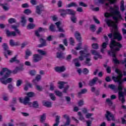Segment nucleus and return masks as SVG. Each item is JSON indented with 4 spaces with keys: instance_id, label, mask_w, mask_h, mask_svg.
Instances as JSON below:
<instances>
[{
    "instance_id": "de8ad7c7",
    "label": "nucleus",
    "mask_w": 126,
    "mask_h": 126,
    "mask_svg": "<svg viewBox=\"0 0 126 126\" xmlns=\"http://www.w3.org/2000/svg\"><path fill=\"white\" fill-rule=\"evenodd\" d=\"M70 44L71 46H74V39H73V38L72 37H70L69 39Z\"/></svg>"
},
{
    "instance_id": "c756f323",
    "label": "nucleus",
    "mask_w": 126,
    "mask_h": 126,
    "mask_svg": "<svg viewBox=\"0 0 126 126\" xmlns=\"http://www.w3.org/2000/svg\"><path fill=\"white\" fill-rule=\"evenodd\" d=\"M90 61H91V59L88 58V57L86 58L85 63L87 64L88 66H91L92 65V63H90Z\"/></svg>"
},
{
    "instance_id": "cd10ccee",
    "label": "nucleus",
    "mask_w": 126,
    "mask_h": 126,
    "mask_svg": "<svg viewBox=\"0 0 126 126\" xmlns=\"http://www.w3.org/2000/svg\"><path fill=\"white\" fill-rule=\"evenodd\" d=\"M57 59H64V56H63V53L62 52H57Z\"/></svg>"
},
{
    "instance_id": "5701e85b",
    "label": "nucleus",
    "mask_w": 126,
    "mask_h": 126,
    "mask_svg": "<svg viewBox=\"0 0 126 126\" xmlns=\"http://www.w3.org/2000/svg\"><path fill=\"white\" fill-rule=\"evenodd\" d=\"M103 66L105 68H106V70L107 73H111V72H112V68H111L110 66H108L107 64H104Z\"/></svg>"
},
{
    "instance_id": "bf43d9fd",
    "label": "nucleus",
    "mask_w": 126,
    "mask_h": 126,
    "mask_svg": "<svg viewBox=\"0 0 126 126\" xmlns=\"http://www.w3.org/2000/svg\"><path fill=\"white\" fill-rule=\"evenodd\" d=\"M79 5H80V6H83V7H87V4L83 2H79Z\"/></svg>"
},
{
    "instance_id": "09e8293b",
    "label": "nucleus",
    "mask_w": 126,
    "mask_h": 126,
    "mask_svg": "<svg viewBox=\"0 0 126 126\" xmlns=\"http://www.w3.org/2000/svg\"><path fill=\"white\" fill-rule=\"evenodd\" d=\"M108 88L112 89V90H116V85L113 84H109L108 85Z\"/></svg>"
},
{
    "instance_id": "f03ea898",
    "label": "nucleus",
    "mask_w": 126,
    "mask_h": 126,
    "mask_svg": "<svg viewBox=\"0 0 126 126\" xmlns=\"http://www.w3.org/2000/svg\"><path fill=\"white\" fill-rule=\"evenodd\" d=\"M110 9L112 10L111 14L115 22L111 19H108L106 21V24H107L108 27H112L115 30H118V25L116 23H118L119 19L123 20V17H122L120 11L115 9V8L111 7Z\"/></svg>"
},
{
    "instance_id": "338daca9",
    "label": "nucleus",
    "mask_w": 126,
    "mask_h": 126,
    "mask_svg": "<svg viewBox=\"0 0 126 126\" xmlns=\"http://www.w3.org/2000/svg\"><path fill=\"white\" fill-rule=\"evenodd\" d=\"M36 89L38 91H42L43 88L39 85H36Z\"/></svg>"
},
{
    "instance_id": "c9c22d12",
    "label": "nucleus",
    "mask_w": 126,
    "mask_h": 126,
    "mask_svg": "<svg viewBox=\"0 0 126 126\" xmlns=\"http://www.w3.org/2000/svg\"><path fill=\"white\" fill-rule=\"evenodd\" d=\"M49 30L51 31V32H56V29L55 28V25L53 24H52L49 26Z\"/></svg>"
},
{
    "instance_id": "412c9836",
    "label": "nucleus",
    "mask_w": 126,
    "mask_h": 126,
    "mask_svg": "<svg viewBox=\"0 0 126 126\" xmlns=\"http://www.w3.org/2000/svg\"><path fill=\"white\" fill-rule=\"evenodd\" d=\"M43 106L47 107V108L52 107V102L49 101H43L42 102Z\"/></svg>"
},
{
    "instance_id": "39448f33",
    "label": "nucleus",
    "mask_w": 126,
    "mask_h": 126,
    "mask_svg": "<svg viewBox=\"0 0 126 126\" xmlns=\"http://www.w3.org/2000/svg\"><path fill=\"white\" fill-rule=\"evenodd\" d=\"M118 91V100L122 102V104H124L126 102V93L123 92L124 88L117 89Z\"/></svg>"
},
{
    "instance_id": "37998d69",
    "label": "nucleus",
    "mask_w": 126,
    "mask_h": 126,
    "mask_svg": "<svg viewBox=\"0 0 126 126\" xmlns=\"http://www.w3.org/2000/svg\"><path fill=\"white\" fill-rule=\"evenodd\" d=\"M29 74L32 76H34L36 75V70H31L29 71Z\"/></svg>"
},
{
    "instance_id": "f257e3e1",
    "label": "nucleus",
    "mask_w": 126,
    "mask_h": 126,
    "mask_svg": "<svg viewBox=\"0 0 126 126\" xmlns=\"http://www.w3.org/2000/svg\"><path fill=\"white\" fill-rule=\"evenodd\" d=\"M109 47L111 49V51H108V55L112 56L113 57V62L115 64H125L126 63V58H125L124 60L119 61L117 58V52H119L121 49L123 48V45L120 42L116 41L114 39H111V41L109 44Z\"/></svg>"
},
{
    "instance_id": "4be33fe9",
    "label": "nucleus",
    "mask_w": 126,
    "mask_h": 126,
    "mask_svg": "<svg viewBox=\"0 0 126 126\" xmlns=\"http://www.w3.org/2000/svg\"><path fill=\"white\" fill-rule=\"evenodd\" d=\"M60 118H61L60 116L57 115L56 116V120H55L56 123L53 125V126H59V125H60Z\"/></svg>"
},
{
    "instance_id": "8fccbe9b",
    "label": "nucleus",
    "mask_w": 126,
    "mask_h": 126,
    "mask_svg": "<svg viewBox=\"0 0 126 126\" xmlns=\"http://www.w3.org/2000/svg\"><path fill=\"white\" fill-rule=\"evenodd\" d=\"M17 59V55H16L14 57L12 58L11 59V60H10L9 62L11 63H14V62H15V61H16Z\"/></svg>"
},
{
    "instance_id": "7c9ffc66",
    "label": "nucleus",
    "mask_w": 126,
    "mask_h": 126,
    "mask_svg": "<svg viewBox=\"0 0 126 126\" xmlns=\"http://www.w3.org/2000/svg\"><path fill=\"white\" fill-rule=\"evenodd\" d=\"M7 88L9 90V92L10 93H12V92H13V89L14 88L13 87V86L11 84H9L8 85Z\"/></svg>"
},
{
    "instance_id": "aec40b11",
    "label": "nucleus",
    "mask_w": 126,
    "mask_h": 126,
    "mask_svg": "<svg viewBox=\"0 0 126 126\" xmlns=\"http://www.w3.org/2000/svg\"><path fill=\"white\" fill-rule=\"evenodd\" d=\"M9 44L10 46H11V47H14V46H19V42H14V40H13V39L10 40Z\"/></svg>"
},
{
    "instance_id": "13d9d810",
    "label": "nucleus",
    "mask_w": 126,
    "mask_h": 126,
    "mask_svg": "<svg viewBox=\"0 0 126 126\" xmlns=\"http://www.w3.org/2000/svg\"><path fill=\"white\" fill-rule=\"evenodd\" d=\"M34 93L33 92H29L27 93V96L29 98L34 97Z\"/></svg>"
},
{
    "instance_id": "393cba45",
    "label": "nucleus",
    "mask_w": 126,
    "mask_h": 126,
    "mask_svg": "<svg viewBox=\"0 0 126 126\" xmlns=\"http://www.w3.org/2000/svg\"><path fill=\"white\" fill-rule=\"evenodd\" d=\"M120 10L121 11H125V1L124 0H122L120 2Z\"/></svg>"
},
{
    "instance_id": "49530a36",
    "label": "nucleus",
    "mask_w": 126,
    "mask_h": 126,
    "mask_svg": "<svg viewBox=\"0 0 126 126\" xmlns=\"http://www.w3.org/2000/svg\"><path fill=\"white\" fill-rule=\"evenodd\" d=\"M21 84H22V81L20 79L18 80L16 82V86L17 87H19V86H21Z\"/></svg>"
},
{
    "instance_id": "1a4fd4ad",
    "label": "nucleus",
    "mask_w": 126,
    "mask_h": 126,
    "mask_svg": "<svg viewBox=\"0 0 126 126\" xmlns=\"http://www.w3.org/2000/svg\"><path fill=\"white\" fill-rule=\"evenodd\" d=\"M97 81L100 85L102 84V80H99V78H98V77H95L92 80L89 81V86H94V85H95V84H96Z\"/></svg>"
},
{
    "instance_id": "052dcab7",
    "label": "nucleus",
    "mask_w": 126,
    "mask_h": 126,
    "mask_svg": "<svg viewBox=\"0 0 126 126\" xmlns=\"http://www.w3.org/2000/svg\"><path fill=\"white\" fill-rule=\"evenodd\" d=\"M93 19L94 21V22L96 24H100L101 23L100 22V21H99L98 19H97V18H96V17H95V16H94L93 17Z\"/></svg>"
},
{
    "instance_id": "c03bdc74",
    "label": "nucleus",
    "mask_w": 126,
    "mask_h": 126,
    "mask_svg": "<svg viewBox=\"0 0 126 126\" xmlns=\"http://www.w3.org/2000/svg\"><path fill=\"white\" fill-rule=\"evenodd\" d=\"M82 72L84 74L87 75V74H88V73H89V70H88V69L87 68H85L83 69Z\"/></svg>"
},
{
    "instance_id": "774afa93",
    "label": "nucleus",
    "mask_w": 126,
    "mask_h": 126,
    "mask_svg": "<svg viewBox=\"0 0 126 126\" xmlns=\"http://www.w3.org/2000/svg\"><path fill=\"white\" fill-rule=\"evenodd\" d=\"M105 81H106V82H111V81H112V79H111V77H110V76H107L105 78Z\"/></svg>"
},
{
    "instance_id": "a18cd8bd",
    "label": "nucleus",
    "mask_w": 126,
    "mask_h": 126,
    "mask_svg": "<svg viewBox=\"0 0 126 126\" xmlns=\"http://www.w3.org/2000/svg\"><path fill=\"white\" fill-rule=\"evenodd\" d=\"M92 47L93 49H94V50H97V49L99 48V46L97 43H93L92 45Z\"/></svg>"
},
{
    "instance_id": "c85d7f7f",
    "label": "nucleus",
    "mask_w": 126,
    "mask_h": 126,
    "mask_svg": "<svg viewBox=\"0 0 126 126\" xmlns=\"http://www.w3.org/2000/svg\"><path fill=\"white\" fill-rule=\"evenodd\" d=\"M21 22L23 26H24V25H25V24H26V22H27V21L26 20V17H25V16H23L21 17Z\"/></svg>"
},
{
    "instance_id": "9d476101",
    "label": "nucleus",
    "mask_w": 126,
    "mask_h": 126,
    "mask_svg": "<svg viewBox=\"0 0 126 126\" xmlns=\"http://www.w3.org/2000/svg\"><path fill=\"white\" fill-rule=\"evenodd\" d=\"M105 118L108 122H110V121H115V116L109 111H106ZM110 118H111V119Z\"/></svg>"
},
{
    "instance_id": "f3484780",
    "label": "nucleus",
    "mask_w": 126,
    "mask_h": 126,
    "mask_svg": "<svg viewBox=\"0 0 126 126\" xmlns=\"http://www.w3.org/2000/svg\"><path fill=\"white\" fill-rule=\"evenodd\" d=\"M40 42L41 43L40 44L38 45V48H43V47H45L47 46V43H46V40L43 39L42 38H40Z\"/></svg>"
},
{
    "instance_id": "bb28decb",
    "label": "nucleus",
    "mask_w": 126,
    "mask_h": 126,
    "mask_svg": "<svg viewBox=\"0 0 126 126\" xmlns=\"http://www.w3.org/2000/svg\"><path fill=\"white\" fill-rule=\"evenodd\" d=\"M31 55H32V52H31V51H30V50H29V49L27 50L26 51V55L25 59L26 60H27V59H28V58H29V57H30Z\"/></svg>"
},
{
    "instance_id": "4468645a",
    "label": "nucleus",
    "mask_w": 126,
    "mask_h": 126,
    "mask_svg": "<svg viewBox=\"0 0 126 126\" xmlns=\"http://www.w3.org/2000/svg\"><path fill=\"white\" fill-rule=\"evenodd\" d=\"M113 37L114 39L118 40V41H122V39H123L122 34L118 32H115L113 33Z\"/></svg>"
},
{
    "instance_id": "0eeeda50",
    "label": "nucleus",
    "mask_w": 126,
    "mask_h": 126,
    "mask_svg": "<svg viewBox=\"0 0 126 126\" xmlns=\"http://www.w3.org/2000/svg\"><path fill=\"white\" fill-rule=\"evenodd\" d=\"M2 47L4 50V56L6 59H7V55L8 56H11L12 55V51L9 50V47H8V45L6 43H3Z\"/></svg>"
},
{
    "instance_id": "473e14b6",
    "label": "nucleus",
    "mask_w": 126,
    "mask_h": 126,
    "mask_svg": "<svg viewBox=\"0 0 126 126\" xmlns=\"http://www.w3.org/2000/svg\"><path fill=\"white\" fill-rule=\"evenodd\" d=\"M58 84H59L60 86H59V89H63V86L64 84H65V82H63V81H60L58 82Z\"/></svg>"
},
{
    "instance_id": "9b49d317",
    "label": "nucleus",
    "mask_w": 126,
    "mask_h": 126,
    "mask_svg": "<svg viewBox=\"0 0 126 126\" xmlns=\"http://www.w3.org/2000/svg\"><path fill=\"white\" fill-rule=\"evenodd\" d=\"M91 53L94 56H96L94 57V59L95 60V61H97L98 59L102 58V55H100V53L98 52V51H96V50H92L91 51Z\"/></svg>"
},
{
    "instance_id": "5fc2aeb1",
    "label": "nucleus",
    "mask_w": 126,
    "mask_h": 126,
    "mask_svg": "<svg viewBox=\"0 0 126 126\" xmlns=\"http://www.w3.org/2000/svg\"><path fill=\"white\" fill-rule=\"evenodd\" d=\"M37 52L39 53V54H40L42 56H45V55L46 54V52H45L43 50H38Z\"/></svg>"
},
{
    "instance_id": "f8f14e48",
    "label": "nucleus",
    "mask_w": 126,
    "mask_h": 126,
    "mask_svg": "<svg viewBox=\"0 0 126 126\" xmlns=\"http://www.w3.org/2000/svg\"><path fill=\"white\" fill-rule=\"evenodd\" d=\"M43 8H44V6H43V5H39L36 6L35 13H36V14H38V15H41V14H42V12L44 11Z\"/></svg>"
},
{
    "instance_id": "ddd939ff",
    "label": "nucleus",
    "mask_w": 126,
    "mask_h": 126,
    "mask_svg": "<svg viewBox=\"0 0 126 126\" xmlns=\"http://www.w3.org/2000/svg\"><path fill=\"white\" fill-rule=\"evenodd\" d=\"M42 56L39 54H34L32 57V62L33 63H38L42 60Z\"/></svg>"
},
{
    "instance_id": "680f3d73",
    "label": "nucleus",
    "mask_w": 126,
    "mask_h": 126,
    "mask_svg": "<svg viewBox=\"0 0 126 126\" xmlns=\"http://www.w3.org/2000/svg\"><path fill=\"white\" fill-rule=\"evenodd\" d=\"M39 32H45V31H47V29L43 28L42 27H39L37 30Z\"/></svg>"
},
{
    "instance_id": "7ed1b4c3",
    "label": "nucleus",
    "mask_w": 126,
    "mask_h": 126,
    "mask_svg": "<svg viewBox=\"0 0 126 126\" xmlns=\"http://www.w3.org/2000/svg\"><path fill=\"white\" fill-rule=\"evenodd\" d=\"M11 73H12V71L8 68L5 67L2 68L0 75H3V76L1 78L0 81L2 84L7 85L8 83L12 82V78H10Z\"/></svg>"
},
{
    "instance_id": "864d4df0",
    "label": "nucleus",
    "mask_w": 126,
    "mask_h": 126,
    "mask_svg": "<svg viewBox=\"0 0 126 126\" xmlns=\"http://www.w3.org/2000/svg\"><path fill=\"white\" fill-rule=\"evenodd\" d=\"M106 102L108 103L109 106L111 107L112 105H113V102H112V100L110 98L106 99Z\"/></svg>"
},
{
    "instance_id": "4c0bfd02",
    "label": "nucleus",
    "mask_w": 126,
    "mask_h": 126,
    "mask_svg": "<svg viewBox=\"0 0 126 126\" xmlns=\"http://www.w3.org/2000/svg\"><path fill=\"white\" fill-rule=\"evenodd\" d=\"M34 27H35V24L30 23L27 26V29H29V30L33 29Z\"/></svg>"
},
{
    "instance_id": "4d7b16f0",
    "label": "nucleus",
    "mask_w": 126,
    "mask_h": 126,
    "mask_svg": "<svg viewBox=\"0 0 126 126\" xmlns=\"http://www.w3.org/2000/svg\"><path fill=\"white\" fill-rule=\"evenodd\" d=\"M55 93L57 95V96H58L59 97H62V96H63V93L57 91H55Z\"/></svg>"
},
{
    "instance_id": "e2e57ef3",
    "label": "nucleus",
    "mask_w": 126,
    "mask_h": 126,
    "mask_svg": "<svg viewBox=\"0 0 126 126\" xmlns=\"http://www.w3.org/2000/svg\"><path fill=\"white\" fill-rule=\"evenodd\" d=\"M90 30L91 31L93 32H95L96 31V29L95 28V25H92L90 27Z\"/></svg>"
},
{
    "instance_id": "ea45409f",
    "label": "nucleus",
    "mask_w": 126,
    "mask_h": 126,
    "mask_svg": "<svg viewBox=\"0 0 126 126\" xmlns=\"http://www.w3.org/2000/svg\"><path fill=\"white\" fill-rule=\"evenodd\" d=\"M91 8L93 11H99V10H100V8H99V7L94 8V5H91Z\"/></svg>"
},
{
    "instance_id": "dca6fc26",
    "label": "nucleus",
    "mask_w": 126,
    "mask_h": 126,
    "mask_svg": "<svg viewBox=\"0 0 126 126\" xmlns=\"http://www.w3.org/2000/svg\"><path fill=\"white\" fill-rule=\"evenodd\" d=\"M63 118L66 120V123L63 125L64 126H67L70 125V118H69V116H67V115L65 114L63 115Z\"/></svg>"
},
{
    "instance_id": "6ab92c4d",
    "label": "nucleus",
    "mask_w": 126,
    "mask_h": 126,
    "mask_svg": "<svg viewBox=\"0 0 126 126\" xmlns=\"http://www.w3.org/2000/svg\"><path fill=\"white\" fill-rule=\"evenodd\" d=\"M77 6H78V5L76 4V2H72L68 4L66 6V7H68V8H70V7H77Z\"/></svg>"
},
{
    "instance_id": "e433bc0d",
    "label": "nucleus",
    "mask_w": 126,
    "mask_h": 126,
    "mask_svg": "<svg viewBox=\"0 0 126 126\" xmlns=\"http://www.w3.org/2000/svg\"><path fill=\"white\" fill-rule=\"evenodd\" d=\"M87 89H86L81 90V91L78 93V96H80L81 94H85V93H87Z\"/></svg>"
},
{
    "instance_id": "a19ab883",
    "label": "nucleus",
    "mask_w": 126,
    "mask_h": 126,
    "mask_svg": "<svg viewBox=\"0 0 126 126\" xmlns=\"http://www.w3.org/2000/svg\"><path fill=\"white\" fill-rule=\"evenodd\" d=\"M8 22L10 24H12L13 23H16V20L15 19L11 18L8 19Z\"/></svg>"
},
{
    "instance_id": "2eb2a0df",
    "label": "nucleus",
    "mask_w": 126,
    "mask_h": 126,
    "mask_svg": "<svg viewBox=\"0 0 126 126\" xmlns=\"http://www.w3.org/2000/svg\"><path fill=\"white\" fill-rule=\"evenodd\" d=\"M5 33L7 37H11L13 36V37H15L16 36V32L14 31H9V30L7 29L5 30Z\"/></svg>"
},
{
    "instance_id": "3c124183",
    "label": "nucleus",
    "mask_w": 126,
    "mask_h": 126,
    "mask_svg": "<svg viewBox=\"0 0 126 126\" xmlns=\"http://www.w3.org/2000/svg\"><path fill=\"white\" fill-rule=\"evenodd\" d=\"M92 116H94V114L88 113L86 115V119H90Z\"/></svg>"
},
{
    "instance_id": "f704fd0d",
    "label": "nucleus",
    "mask_w": 126,
    "mask_h": 126,
    "mask_svg": "<svg viewBox=\"0 0 126 126\" xmlns=\"http://www.w3.org/2000/svg\"><path fill=\"white\" fill-rule=\"evenodd\" d=\"M73 62H74V63H75V66H77V67L80 66L81 64H80V63H79V62H78V59L76 58V59H74L73 60Z\"/></svg>"
},
{
    "instance_id": "72a5a7b5",
    "label": "nucleus",
    "mask_w": 126,
    "mask_h": 126,
    "mask_svg": "<svg viewBox=\"0 0 126 126\" xmlns=\"http://www.w3.org/2000/svg\"><path fill=\"white\" fill-rule=\"evenodd\" d=\"M30 101V98L28 96H26L24 99V105H26V104H28Z\"/></svg>"
},
{
    "instance_id": "423d86ee",
    "label": "nucleus",
    "mask_w": 126,
    "mask_h": 126,
    "mask_svg": "<svg viewBox=\"0 0 126 126\" xmlns=\"http://www.w3.org/2000/svg\"><path fill=\"white\" fill-rule=\"evenodd\" d=\"M75 37L76 40L80 42L77 44V47L75 48V50L76 51H78L79 50H81V49H82V48L81 47V46H82V43H81V41H82V40L81 35H80V33L78 32H76L75 33Z\"/></svg>"
},
{
    "instance_id": "79ce46f5",
    "label": "nucleus",
    "mask_w": 126,
    "mask_h": 126,
    "mask_svg": "<svg viewBox=\"0 0 126 126\" xmlns=\"http://www.w3.org/2000/svg\"><path fill=\"white\" fill-rule=\"evenodd\" d=\"M78 115L79 116L80 121H83L84 120V117H83V115H82V114H81V112H78Z\"/></svg>"
},
{
    "instance_id": "b1692460",
    "label": "nucleus",
    "mask_w": 126,
    "mask_h": 126,
    "mask_svg": "<svg viewBox=\"0 0 126 126\" xmlns=\"http://www.w3.org/2000/svg\"><path fill=\"white\" fill-rule=\"evenodd\" d=\"M1 6L5 11H7L9 9V7H8V4L7 3H5L4 4H1Z\"/></svg>"
},
{
    "instance_id": "603ef678",
    "label": "nucleus",
    "mask_w": 126,
    "mask_h": 126,
    "mask_svg": "<svg viewBox=\"0 0 126 126\" xmlns=\"http://www.w3.org/2000/svg\"><path fill=\"white\" fill-rule=\"evenodd\" d=\"M68 88H69V86L67 85L66 87H64V89L63 90V93H67V90H68Z\"/></svg>"
},
{
    "instance_id": "0e129e2a",
    "label": "nucleus",
    "mask_w": 126,
    "mask_h": 126,
    "mask_svg": "<svg viewBox=\"0 0 126 126\" xmlns=\"http://www.w3.org/2000/svg\"><path fill=\"white\" fill-rule=\"evenodd\" d=\"M24 13L25 14H30L31 13V10L29 9H26L24 10Z\"/></svg>"
},
{
    "instance_id": "6e6d98bb",
    "label": "nucleus",
    "mask_w": 126,
    "mask_h": 126,
    "mask_svg": "<svg viewBox=\"0 0 126 126\" xmlns=\"http://www.w3.org/2000/svg\"><path fill=\"white\" fill-rule=\"evenodd\" d=\"M49 96L52 101H55L56 100V96L54 95V94H50Z\"/></svg>"
},
{
    "instance_id": "69168bd1",
    "label": "nucleus",
    "mask_w": 126,
    "mask_h": 126,
    "mask_svg": "<svg viewBox=\"0 0 126 126\" xmlns=\"http://www.w3.org/2000/svg\"><path fill=\"white\" fill-rule=\"evenodd\" d=\"M71 20L73 22V23H76V17L75 16H73L71 17Z\"/></svg>"
},
{
    "instance_id": "a878e982",
    "label": "nucleus",
    "mask_w": 126,
    "mask_h": 126,
    "mask_svg": "<svg viewBox=\"0 0 126 126\" xmlns=\"http://www.w3.org/2000/svg\"><path fill=\"white\" fill-rule=\"evenodd\" d=\"M40 80H41V75H37L36 77H35V79H33L32 80V82L33 83H34V84H37V83H36V81H40Z\"/></svg>"
},
{
    "instance_id": "a211bd4d",
    "label": "nucleus",
    "mask_w": 126,
    "mask_h": 126,
    "mask_svg": "<svg viewBox=\"0 0 126 126\" xmlns=\"http://www.w3.org/2000/svg\"><path fill=\"white\" fill-rule=\"evenodd\" d=\"M55 69L57 72H63L65 70V68L63 66L61 67L56 66Z\"/></svg>"
},
{
    "instance_id": "58836bf2",
    "label": "nucleus",
    "mask_w": 126,
    "mask_h": 126,
    "mask_svg": "<svg viewBox=\"0 0 126 126\" xmlns=\"http://www.w3.org/2000/svg\"><path fill=\"white\" fill-rule=\"evenodd\" d=\"M32 107L35 108V109H37L39 107V103H38V101H35L32 103Z\"/></svg>"
},
{
    "instance_id": "6e6552de",
    "label": "nucleus",
    "mask_w": 126,
    "mask_h": 126,
    "mask_svg": "<svg viewBox=\"0 0 126 126\" xmlns=\"http://www.w3.org/2000/svg\"><path fill=\"white\" fill-rule=\"evenodd\" d=\"M79 53L80 55L79 57L80 61H83L84 60V58H90L91 57V54L90 53H86L83 50L80 51Z\"/></svg>"
},
{
    "instance_id": "2f4dec72",
    "label": "nucleus",
    "mask_w": 126,
    "mask_h": 126,
    "mask_svg": "<svg viewBox=\"0 0 126 126\" xmlns=\"http://www.w3.org/2000/svg\"><path fill=\"white\" fill-rule=\"evenodd\" d=\"M46 114L44 113L42 115L40 116V123H43L45 121H46Z\"/></svg>"
},
{
    "instance_id": "20e7f679",
    "label": "nucleus",
    "mask_w": 126,
    "mask_h": 126,
    "mask_svg": "<svg viewBox=\"0 0 126 126\" xmlns=\"http://www.w3.org/2000/svg\"><path fill=\"white\" fill-rule=\"evenodd\" d=\"M59 12H60V15L62 17H65L67 14L68 15H72V16L75 15V11L71 9H60Z\"/></svg>"
}]
</instances>
